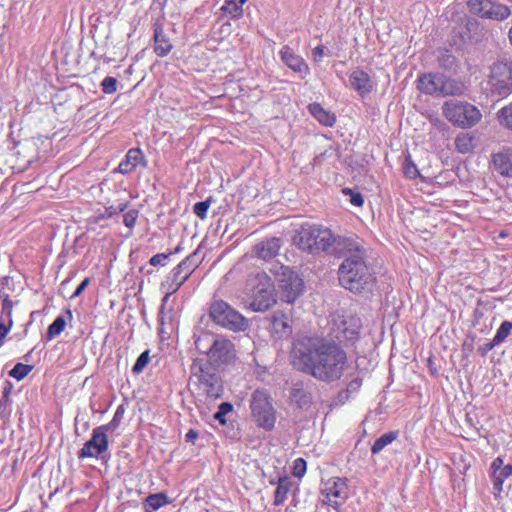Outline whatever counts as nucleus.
Wrapping results in <instances>:
<instances>
[{
	"label": "nucleus",
	"instance_id": "obj_1",
	"mask_svg": "<svg viewBox=\"0 0 512 512\" xmlns=\"http://www.w3.org/2000/svg\"><path fill=\"white\" fill-rule=\"evenodd\" d=\"M294 364L314 378L338 380L345 369L346 353L334 341L319 337H303L294 345Z\"/></svg>",
	"mask_w": 512,
	"mask_h": 512
},
{
	"label": "nucleus",
	"instance_id": "obj_2",
	"mask_svg": "<svg viewBox=\"0 0 512 512\" xmlns=\"http://www.w3.org/2000/svg\"><path fill=\"white\" fill-rule=\"evenodd\" d=\"M333 254L342 258L337 270L341 287L354 294H367L373 290L376 277L368 263V250L362 241L353 237L341 238Z\"/></svg>",
	"mask_w": 512,
	"mask_h": 512
},
{
	"label": "nucleus",
	"instance_id": "obj_3",
	"mask_svg": "<svg viewBox=\"0 0 512 512\" xmlns=\"http://www.w3.org/2000/svg\"><path fill=\"white\" fill-rule=\"evenodd\" d=\"M342 237H335L331 230L315 224H303L294 236V244L301 250L310 254L328 251L333 248L336 251V243Z\"/></svg>",
	"mask_w": 512,
	"mask_h": 512
},
{
	"label": "nucleus",
	"instance_id": "obj_4",
	"mask_svg": "<svg viewBox=\"0 0 512 512\" xmlns=\"http://www.w3.org/2000/svg\"><path fill=\"white\" fill-rule=\"evenodd\" d=\"M192 378L197 380L198 389L210 399H218L223 395V384L219 375L204 359H195L191 365Z\"/></svg>",
	"mask_w": 512,
	"mask_h": 512
},
{
	"label": "nucleus",
	"instance_id": "obj_5",
	"mask_svg": "<svg viewBox=\"0 0 512 512\" xmlns=\"http://www.w3.org/2000/svg\"><path fill=\"white\" fill-rule=\"evenodd\" d=\"M445 118L461 128H470L481 120V112L468 102L446 101L442 106Z\"/></svg>",
	"mask_w": 512,
	"mask_h": 512
},
{
	"label": "nucleus",
	"instance_id": "obj_6",
	"mask_svg": "<svg viewBox=\"0 0 512 512\" xmlns=\"http://www.w3.org/2000/svg\"><path fill=\"white\" fill-rule=\"evenodd\" d=\"M250 409L256 424L270 431L276 422V411L272 405L269 394L264 390H255L250 399Z\"/></svg>",
	"mask_w": 512,
	"mask_h": 512
},
{
	"label": "nucleus",
	"instance_id": "obj_7",
	"mask_svg": "<svg viewBox=\"0 0 512 512\" xmlns=\"http://www.w3.org/2000/svg\"><path fill=\"white\" fill-rule=\"evenodd\" d=\"M488 85L492 95L505 98L512 93V61L497 60L490 67Z\"/></svg>",
	"mask_w": 512,
	"mask_h": 512
},
{
	"label": "nucleus",
	"instance_id": "obj_8",
	"mask_svg": "<svg viewBox=\"0 0 512 512\" xmlns=\"http://www.w3.org/2000/svg\"><path fill=\"white\" fill-rule=\"evenodd\" d=\"M276 275L283 300L290 304L293 303L303 291V280L296 272L286 266H280Z\"/></svg>",
	"mask_w": 512,
	"mask_h": 512
},
{
	"label": "nucleus",
	"instance_id": "obj_9",
	"mask_svg": "<svg viewBox=\"0 0 512 512\" xmlns=\"http://www.w3.org/2000/svg\"><path fill=\"white\" fill-rule=\"evenodd\" d=\"M323 503L336 508L348 498L347 480L341 477H331L321 482L320 487Z\"/></svg>",
	"mask_w": 512,
	"mask_h": 512
},
{
	"label": "nucleus",
	"instance_id": "obj_10",
	"mask_svg": "<svg viewBox=\"0 0 512 512\" xmlns=\"http://www.w3.org/2000/svg\"><path fill=\"white\" fill-rule=\"evenodd\" d=\"M468 7L471 12L481 18L503 21L511 15L508 6L492 0H469Z\"/></svg>",
	"mask_w": 512,
	"mask_h": 512
},
{
	"label": "nucleus",
	"instance_id": "obj_11",
	"mask_svg": "<svg viewBox=\"0 0 512 512\" xmlns=\"http://www.w3.org/2000/svg\"><path fill=\"white\" fill-rule=\"evenodd\" d=\"M235 358L236 353L232 342L220 337L208 354L206 363L214 369L232 363Z\"/></svg>",
	"mask_w": 512,
	"mask_h": 512
},
{
	"label": "nucleus",
	"instance_id": "obj_12",
	"mask_svg": "<svg viewBox=\"0 0 512 512\" xmlns=\"http://www.w3.org/2000/svg\"><path fill=\"white\" fill-rule=\"evenodd\" d=\"M108 450V437L100 426L92 431V436L78 452L79 458H98Z\"/></svg>",
	"mask_w": 512,
	"mask_h": 512
},
{
	"label": "nucleus",
	"instance_id": "obj_13",
	"mask_svg": "<svg viewBox=\"0 0 512 512\" xmlns=\"http://www.w3.org/2000/svg\"><path fill=\"white\" fill-rule=\"evenodd\" d=\"M279 56L281 61L300 79H305L310 74V68L305 59L294 52L289 45H284L280 51Z\"/></svg>",
	"mask_w": 512,
	"mask_h": 512
},
{
	"label": "nucleus",
	"instance_id": "obj_14",
	"mask_svg": "<svg viewBox=\"0 0 512 512\" xmlns=\"http://www.w3.org/2000/svg\"><path fill=\"white\" fill-rule=\"evenodd\" d=\"M153 50L158 57L167 56L173 49V44L164 30V19L156 18L152 24Z\"/></svg>",
	"mask_w": 512,
	"mask_h": 512
},
{
	"label": "nucleus",
	"instance_id": "obj_15",
	"mask_svg": "<svg viewBox=\"0 0 512 512\" xmlns=\"http://www.w3.org/2000/svg\"><path fill=\"white\" fill-rule=\"evenodd\" d=\"M458 34L465 43H479L485 35L480 22L466 15L460 17V30Z\"/></svg>",
	"mask_w": 512,
	"mask_h": 512
},
{
	"label": "nucleus",
	"instance_id": "obj_16",
	"mask_svg": "<svg viewBox=\"0 0 512 512\" xmlns=\"http://www.w3.org/2000/svg\"><path fill=\"white\" fill-rule=\"evenodd\" d=\"M211 320H247L238 310L228 302L213 298L209 305Z\"/></svg>",
	"mask_w": 512,
	"mask_h": 512
},
{
	"label": "nucleus",
	"instance_id": "obj_17",
	"mask_svg": "<svg viewBox=\"0 0 512 512\" xmlns=\"http://www.w3.org/2000/svg\"><path fill=\"white\" fill-rule=\"evenodd\" d=\"M199 259L197 251H194L190 255H188L185 259H183L173 270L174 272V281L175 287H173V291H177L185 281L190 277V275L195 271V269L199 266Z\"/></svg>",
	"mask_w": 512,
	"mask_h": 512
},
{
	"label": "nucleus",
	"instance_id": "obj_18",
	"mask_svg": "<svg viewBox=\"0 0 512 512\" xmlns=\"http://www.w3.org/2000/svg\"><path fill=\"white\" fill-rule=\"evenodd\" d=\"M490 470L493 482V494L497 496L503 490L504 481L512 475V465H504L503 459L497 457L491 463Z\"/></svg>",
	"mask_w": 512,
	"mask_h": 512
},
{
	"label": "nucleus",
	"instance_id": "obj_19",
	"mask_svg": "<svg viewBox=\"0 0 512 512\" xmlns=\"http://www.w3.org/2000/svg\"><path fill=\"white\" fill-rule=\"evenodd\" d=\"M147 167V160L140 148H131L120 162L117 170L123 175L132 173L137 167Z\"/></svg>",
	"mask_w": 512,
	"mask_h": 512
},
{
	"label": "nucleus",
	"instance_id": "obj_20",
	"mask_svg": "<svg viewBox=\"0 0 512 512\" xmlns=\"http://www.w3.org/2000/svg\"><path fill=\"white\" fill-rule=\"evenodd\" d=\"M349 83L350 87L362 97L368 95L374 87L369 74L361 69H355L351 72L349 76Z\"/></svg>",
	"mask_w": 512,
	"mask_h": 512
},
{
	"label": "nucleus",
	"instance_id": "obj_21",
	"mask_svg": "<svg viewBox=\"0 0 512 512\" xmlns=\"http://www.w3.org/2000/svg\"><path fill=\"white\" fill-rule=\"evenodd\" d=\"M443 74L429 73L424 74L418 79V89L429 95L440 96Z\"/></svg>",
	"mask_w": 512,
	"mask_h": 512
},
{
	"label": "nucleus",
	"instance_id": "obj_22",
	"mask_svg": "<svg viewBox=\"0 0 512 512\" xmlns=\"http://www.w3.org/2000/svg\"><path fill=\"white\" fill-rule=\"evenodd\" d=\"M495 170L503 176L512 177V150L507 149L492 157Z\"/></svg>",
	"mask_w": 512,
	"mask_h": 512
},
{
	"label": "nucleus",
	"instance_id": "obj_23",
	"mask_svg": "<svg viewBox=\"0 0 512 512\" xmlns=\"http://www.w3.org/2000/svg\"><path fill=\"white\" fill-rule=\"evenodd\" d=\"M280 247L281 240L273 237L258 244L256 246V252L259 258L263 260H270L278 254Z\"/></svg>",
	"mask_w": 512,
	"mask_h": 512
},
{
	"label": "nucleus",
	"instance_id": "obj_24",
	"mask_svg": "<svg viewBox=\"0 0 512 512\" xmlns=\"http://www.w3.org/2000/svg\"><path fill=\"white\" fill-rule=\"evenodd\" d=\"M219 336H216L212 332L209 331H201L198 334H195V346L196 349L208 356L214 347L215 343L219 340Z\"/></svg>",
	"mask_w": 512,
	"mask_h": 512
},
{
	"label": "nucleus",
	"instance_id": "obj_25",
	"mask_svg": "<svg viewBox=\"0 0 512 512\" xmlns=\"http://www.w3.org/2000/svg\"><path fill=\"white\" fill-rule=\"evenodd\" d=\"M465 91L466 86L462 81L443 75L440 96H461L465 93Z\"/></svg>",
	"mask_w": 512,
	"mask_h": 512
},
{
	"label": "nucleus",
	"instance_id": "obj_26",
	"mask_svg": "<svg viewBox=\"0 0 512 512\" xmlns=\"http://www.w3.org/2000/svg\"><path fill=\"white\" fill-rule=\"evenodd\" d=\"M311 115L324 126L332 127L336 122V117L330 111L325 110L319 103H311L308 105Z\"/></svg>",
	"mask_w": 512,
	"mask_h": 512
},
{
	"label": "nucleus",
	"instance_id": "obj_27",
	"mask_svg": "<svg viewBox=\"0 0 512 512\" xmlns=\"http://www.w3.org/2000/svg\"><path fill=\"white\" fill-rule=\"evenodd\" d=\"M168 503L169 499L165 493L151 494L144 501V510L145 512H153Z\"/></svg>",
	"mask_w": 512,
	"mask_h": 512
},
{
	"label": "nucleus",
	"instance_id": "obj_28",
	"mask_svg": "<svg viewBox=\"0 0 512 512\" xmlns=\"http://www.w3.org/2000/svg\"><path fill=\"white\" fill-rule=\"evenodd\" d=\"M19 149L16 154L26 164H31L36 158V143L33 141H26L18 143Z\"/></svg>",
	"mask_w": 512,
	"mask_h": 512
},
{
	"label": "nucleus",
	"instance_id": "obj_29",
	"mask_svg": "<svg viewBox=\"0 0 512 512\" xmlns=\"http://www.w3.org/2000/svg\"><path fill=\"white\" fill-rule=\"evenodd\" d=\"M338 330L342 332V336H337L341 341H353L359 333V327L356 325V322H338Z\"/></svg>",
	"mask_w": 512,
	"mask_h": 512
},
{
	"label": "nucleus",
	"instance_id": "obj_30",
	"mask_svg": "<svg viewBox=\"0 0 512 512\" xmlns=\"http://www.w3.org/2000/svg\"><path fill=\"white\" fill-rule=\"evenodd\" d=\"M473 141L474 138L469 133H460L455 139V146L457 151L462 154L471 152L474 148Z\"/></svg>",
	"mask_w": 512,
	"mask_h": 512
},
{
	"label": "nucleus",
	"instance_id": "obj_31",
	"mask_svg": "<svg viewBox=\"0 0 512 512\" xmlns=\"http://www.w3.org/2000/svg\"><path fill=\"white\" fill-rule=\"evenodd\" d=\"M398 437V432L390 431L383 435H381L378 439L375 440L374 444L371 447L372 454H377L382 451L386 446L391 444Z\"/></svg>",
	"mask_w": 512,
	"mask_h": 512
},
{
	"label": "nucleus",
	"instance_id": "obj_32",
	"mask_svg": "<svg viewBox=\"0 0 512 512\" xmlns=\"http://www.w3.org/2000/svg\"><path fill=\"white\" fill-rule=\"evenodd\" d=\"M290 483L286 478H280L274 494V505L279 506L284 503L290 489Z\"/></svg>",
	"mask_w": 512,
	"mask_h": 512
},
{
	"label": "nucleus",
	"instance_id": "obj_33",
	"mask_svg": "<svg viewBox=\"0 0 512 512\" xmlns=\"http://www.w3.org/2000/svg\"><path fill=\"white\" fill-rule=\"evenodd\" d=\"M260 292L264 294L262 296V299L261 300L255 299L250 304L253 311H260V312L266 311L273 304V299L271 298L270 292H268L267 290H264V289H262Z\"/></svg>",
	"mask_w": 512,
	"mask_h": 512
},
{
	"label": "nucleus",
	"instance_id": "obj_34",
	"mask_svg": "<svg viewBox=\"0 0 512 512\" xmlns=\"http://www.w3.org/2000/svg\"><path fill=\"white\" fill-rule=\"evenodd\" d=\"M497 117L501 126L512 131V103L501 108Z\"/></svg>",
	"mask_w": 512,
	"mask_h": 512
},
{
	"label": "nucleus",
	"instance_id": "obj_35",
	"mask_svg": "<svg viewBox=\"0 0 512 512\" xmlns=\"http://www.w3.org/2000/svg\"><path fill=\"white\" fill-rule=\"evenodd\" d=\"M124 412V407L120 405L115 411L112 420L105 425H101L100 427L107 433H113L119 427L123 419Z\"/></svg>",
	"mask_w": 512,
	"mask_h": 512
},
{
	"label": "nucleus",
	"instance_id": "obj_36",
	"mask_svg": "<svg viewBox=\"0 0 512 512\" xmlns=\"http://www.w3.org/2000/svg\"><path fill=\"white\" fill-rule=\"evenodd\" d=\"M33 367L31 365H26L23 363H17L13 369L9 372V375L12 378H15L16 380H22L24 377H26Z\"/></svg>",
	"mask_w": 512,
	"mask_h": 512
},
{
	"label": "nucleus",
	"instance_id": "obj_37",
	"mask_svg": "<svg viewBox=\"0 0 512 512\" xmlns=\"http://www.w3.org/2000/svg\"><path fill=\"white\" fill-rule=\"evenodd\" d=\"M512 330V322H502V325L498 329L495 337L493 338L494 344H501Z\"/></svg>",
	"mask_w": 512,
	"mask_h": 512
},
{
	"label": "nucleus",
	"instance_id": "obj_38",
	"mask_svg": "<svg viewBox=\"0 0 512 512\" xmlns=\"http://www.w3.org/2000/svg\"><path fill=\"white\" fill-rule=\"evenodd\" d=\"M211 198H208L204 201H200L194 204L193 212L200 219H205L207 217L208 209L211 205Z\"/></svg>",
	"mask_w": 512,
	"mask_h": 512
},
{
	"label": "nucleus",
	"instance_id": "obj_39",
	"mask_svg": "<svg viewBox=\"0 0 512 512\" xmlns=\"http://www.w3.org/2000/svg\"><path fill=\"white\" fill-rule=\"evenodd\" d=\"M66 327V322H52V324L48 327V331L46 334V338L48 341L57 337L61 332L64 331Z\"/></svg>",
	"mask_w": 512,
	"mask_h": 512
},
{
	"label": "nucleus",
	"instance_id": "obj_40",
	"mask_svg": "<svg viewBox=\"0 0 512 512\" xmlns=\"http://www.w3.org/2000/svg\"><path fill=\"white\" fill-rule=\"evenodd\" d=\"M127 205L125 203H119L117 205H111L108 207H105L104 213L100 214L98 218L104 219V218H110L114 215L119 214L120 212H123L126 209Z\"/></svg>",
	"mask_w": 512,
	"mask_h": 512
},
{
	"label": "nucleus",
	"instance_id": "obj_41",
	"mask_svg": "<svg viewBox=\"0 0 512 512\" xmlns=\"http://www.w3.org/2000/svg\"><path fill=\"white\" fill-rule=\"evenodd\" d=\"M117 79L111 76H107L101 82L102 91L105 94H113L117 91Z\"/></svg>",
	"mask_w": 512,
	"mask_h": 512
},
{
	"label": "nucleus",
	"instance_id": "obj_42",
	"mask_svg": "<svg viewBox=\"0 0 512 512\" xmlns=\"http://www.w3.org/2000/svg\"><path fill=\"white\" fill-rule=\"evenodd\" d=\"M149 351H144L140 354V356L137 358L134 366H133V372L134 373H140L143 371V369L147 366L149 362Z\"/></svg>",
	"mask_w": 512,
	"mask_h": 512
},
{
	"label": "nucleus",
	"instance_id": "obj_43",
	"mask_svg": "<svg viewBox=\"0 0 512 512\" xmlns=\"http://www.w3.org/2000/svg\"><path fill=\"white\" fill-rule=\"evenodd\" d=\"M232 409H233V407L230 403H228V402L221 403L218 408V411L214 415V418L216 420H218L221 424H225L226 423L225 415L230 413L232 411Z\"/></svg>",
	"mask_w": 512,
	"mask_h": 512
},
{
	"label": "nucleus",
	"instance_id": "obj_44",
	"mask_svg": "<svg viewBox=\"0 0 512 512\" xmlns=\"http://www.w3.org/2000/svg\"><path fill=\"white\" fill-rule=\"evenodd\" d=\"M306 473V461L302 458H297L293 463L292 474L295 477L301 478Z\"/></svg>",
	"mask_w": 512,
	"mask_h": 512
},
{
	"label": "nucleus",
	"instance_id": "obj_45",
	"mask_svg": "<svg viewBox=\"0 0 512 512\" xmlns=\"http://www.w3.org/2000/svg\"><path fill=\"white\" fill-rule=\"evenodd\" d=\"M243 4H236V3H228L225 2V4L222 7V10H224L226 13L230 14L232 17H238L242 14Z\"/></svg>",
	"mask_w": 512,
	"mask_h": 512
},
{
	"label": "nucleus",
	"instance_id": "obj_46",
	"mask_svg": "<svg viewBox=\"0 0 512 512\" xmlns=\"http://www.w3.org/2000/svg\"><path fill=\"white\" fill-rule=\"evenodd\" d=\"M172 255V252L170 253H158L152 256L149 260L150 265L152 266H165L167 260Z\"/></svg>",
	"mask_w": 512,
	"mask_h": 512
},
{
	"label": "nucleus",
	"instance_id": "obj_47",
	"mask_svg": "<svg viewBox=\"0 0 512 512\" xmlns=\"http://www.w3.org/2000/svg\"><path fill=\"white\" fill-rule=\"evenodd\" d=\"M342 192L346 195H350V202L351 204H353L354 206H357V207H360L363 205L364 203V199H363V196L361 193H354L351 189L349 188H344L342 190Z\"/></svg>",
	"mask_w": 512,
	"mask_h": 512
},
{
	"label": "nucleus",
	"instance_id": "obj_48",
	"mask_svg": "<svg viewBox=\"0 0 512 512\" xmlns=\"http://www.w3.org/2000/svg\"><path fill=\"white\" fill-rule=\"evenodd\" d=\"M404 174L410 179H415L419 175L416 165L409 158H407L405 162Z\"/></svg>",
	"mask_w": 512,
	"mask_h": 512
},
{
	"label": "nucleus",
	"instance_id": "obj_49",
	"mask_svg": "<svg viewBox=\"0 0 512 512\" xmlns=\"http://www.w3.org/2000/svg\"><path fill=\"white\" fill-rule=\"evenodd\" d=\"M138 218V211L136 210H129L127 213L123 216V223L128 228H133L136 224Z\"/></svg>",
	"mask_w": 512,
	"mask_h": 512
},
{
	"label": "nucleus",
	"instance_id": "obj_50",
	"mask_svg": "<svg viewBox=\"0 0 512 512\" xmlns=\"http://www.w3.org/2000/svg\"><path fill=\"white\" fill-rule=\"evenodd\" d=\"M224 328L231 331L238 332L244 331L248 327V322H220Z\"/></svg>",
	"mask_w": 512,
	"mask_h": 512
},
{
	"label": "nucleus",
	"instance_id": "obj_51",
	"mask_svg": "<svg viewBox=\"0 0 512 512\" xmlns=\"http://www.w3.org/2000/svg\"><path fill=\"white\" fill-rule=\"evenodd\" d=\"M89 284H90V279L89 278H85L79 284V286L75 289V291L71 294L69 299L72 301V300L76 299L77 297H79L84 292V290L88 287Z\"/></svg>",
	"mask_w": 512,
	"mask_h": 512
},
{
	"label": "nucleus",
	"instance_id": "obj_52",
	"mask_svg": "<svg viewBox=\"0 0 512 512\" xmlns=\"http://www.w3.org/2000/svg\"><path fill=\"white\" fill-rule=\"evenodd\" d=\"M324 54H325V46H323V45L316 46L312 51L313 59L315 62H320L322 60Z\"/></svg>",
	"mask_w": 512,
	"mask_h": 512
},
{
	"label": "nucleus",
	"instance_id": "obj_53",
	"mask_svg": "<svg viewBox=\"0 0 512 512\" xmlns=\"http://www.w3.org/2000/svg\"><path fill=\"white\" fill-rule=\"evenodd\" d=\"M273 330L278 331L279 328L283 330V334L288 335L291 332L290 327L288 326V322H272Z\"/></svg>",
	"mask_w": 512,
	"mask_h": 512
},
{
	"label": "nucleus",
	"instance_id": "obj_54",
	"mask_svg": "<svg viewBox=\"0 0 512 512\" xmlns=\"http://www.w3.org/2000/svg\"><path fill=\"white\" fill-rule=\"evenodd\" d=\"M389 308L390 306L387 304L386 307H385V316H387L389 319L391 318H400L401 317V312H400V308L399 309H396L395 306H392V309L391 311H389Z\"/></svg>",
	"mask_w": 512,
	"mask_h": 512
},
{
	"label": "nucleus",
	"instance_id": "obj_55",
	"mask_svg": "<svg viewBox=\"0 0 512 512\" xmlns=\"http://www.w3.org/2000/svg\"><path fill=\"white\" fill-rule=\"evenodd\" d=\"M13 322H8L6 325L4 322H0V346L3 343V339L7 335V333L10 331L11 326Z\"/></svg>",
	"mask_w": 512,
	"mask_h": 512
},
{
	"label": "nucleus",
	"instance_id": "obj_56",
	"mask_svg": "<svg viewBox=\"0 0 512 512\" xmlns=\"http://www.w3.org/2000/svg\"><path fill=\"white\" fill-rule=\"evenodd\" d=\"M495 346H497L496 344H494V341L492 340L491 342H488V343H485L484 345L480 346L478 348V352L481 353V355H486L490 350H492Z\"/></svg>",
	"mask_w": 512,
	"mask_h": 512
},
{
	"label": "nucleus",
	"instance_id": "obj_57",
	"mask_svg": "<svg viewBox=\"0 0 512 512\" xmlns=\"http://www.w3.org/2000/svg\"><path fill=\"white\" fill-rule=\"evenodd\" d=\"M185 438H186V441H187V442H190V443L194 444V443H195V441H196V439L198 438V433H197L195 430L190 429V430L187 432V434H186Z\"/></svg>",
	"mask_w": 512,
	"mask_h": 512
},
{
	"label": "nucleus",
	"instance_id": "obj_58",
	"mask_svg": "<svg viewBox=\"0 0 512 512\" xmlns=\"http://www.w3.org/2000/svg\"><path fill=\"white\" fill-rule=\"evenodd\" d=\"M173 287H175V281H174V272H171V283L169 284V290L171 291L170 293H167L165 295V297L163 298V302H166L167 299L169 298L170 294L171 293H175L176 291H173Z\"/></svg>",
	"mask_w": 512,
	"mask_h": 512
},
{
	"label": "nucleus",
	"instance_id": "obj_59",
	"mask_svg": "<svg viewBox=\"0 0 512 512\" xmlns=\"http://www.w3.org/2000/svg\"><path fill=\"white\" fill-rule=\"evenodd\" d=\"M228 3L244 4L246 0H226Z\"/></svg>",
	"mask_w": 512,
	"mask_h": 512
},
{
	"label": "nucleus",
	"instance_id": "obj_60",
	"mask_svg": "<svg viewBox=\"0 0 512 512\" xmlns=\"http://www.w3.org/2000/svg\"><path fill=\"white\" fill-rule=\"evenodd\" d=\"M349 387H350V388H355V389H356V388H358V387H359V383H358L357 381H354V382H352V383L350 384V386H349Z\"/></svg>",
	"mask_w": 512,
	"mask_h": 512
},
{
	"label": "nucleus",
	"instance_id": "obj_61",
	"mask_svg": "<svg viewBox=\"0 0 512 512\" xmlns=\"http://www.w3.org/2000/svg\"><path fill=\"white\" fill-rule=\"evenodd\" d=\"M160 315H161V316H160V320H161V321H164V320H165L166 315H165V312H164L163 308H162V309H161V311H160Z\"/></svg>",
	"mask_w": 512,
	"mask_h": 512
},
{
	"label": "nucleus",
	"instance_id": "obj_62",
	"mask_svg": "<svg viewBox=\"0 0 512 512\" xmlns=\"http://www.w3.org/2000/svg\"><path fill=\"white\" fill-rule=\"evenodd\" d=\"M39 312L38 311H31L30 312V317H31V320L38 314Z\"/></svg>",
	"mask_w": 512,
	"mask_h": 512
},
{
	"label": "nucleus",
	"instance_id": "obj_63",
	"mask_svg": "<svg viewBox=\"0 0 512 512\" xmlns=\"http://www.w3.org/2000/svg\"><path fill=\"white\" fill-rule=\"evenodd\" d=\"M161 324H162V325H161V327H160V329H159V332L162 334V333H164V328H163V326H164L165 322H161Z\"/></svg>",
	"mask_w": 512,
	"mask_h": 512
},
{
	"label": "nucleus",
	"instance_id": "obj_64",
	"mask_svg": "<svg viewBox=\"0 0 512 512\" xmlns=\"http://www.w3.org/2000/svg\"><path fill=\"white\" fill-rule=\"evenodd\" d=\"M54 320L60 321V320H64V318H63V316L59 315Z\"/></svg>",
	"mask_w": 512,
	"mask_h": 512
}]
</instances>
